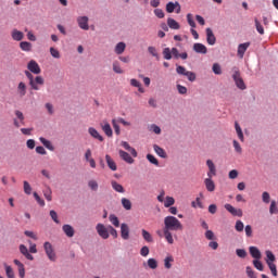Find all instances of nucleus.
Masks as SVG:
<instances>
[{
	"label": "nucleus",
	"mask_w": 278,
	"mask_h": 278,
	"mask_svg": "<svg viewBox=\"0 0 278 278\" xmlns=\"http://www.w3.org/2000/svg\"><path fill=\"white\" fill-rule=\"evenodd\" d=\"M163 235L165 240L168 242V244H173L175 240L173 239V233L170 230H167L166 228H163Z\"/></svg>",
	"instance_id": "nucleus-29"
},
{
	"label": "nucleus",
	"mask_w": 278,
	"mask_h": 278,
	"mask_svg": "<svg viewBox=\"0 0 278 278\" xmlns=\"http://www.w3.org/2000/svg\"><path fill=\"white\" fill-rule=\"evenodd\" d=\"M112 125L116 136H121V126H118V122L116 119H112Z\"/></svg>",
	"instance_id": "nucleus-51"
},
{
	"label": "nucleus",
	"mask_w": 278,
	"mask_h": 278,
	"mask_svg": "<svg viewBox=\"0 0 278 278\" xmlns=\"http://www.w3.org/2000/svg\"><path fill=\"white\" fill-rule=\"evenodd\" d=\"M50 54L52 58H55V60H60V51L55 48H50Z\"/></svg>",
	"instance_id": "nucleus-61"
},
{
	"label": "nucleus",
	"mask_w": 278,
	"mask_h": 278,
	"mask_svg": "<svg viewBox=\"0 0 278 278\" xmlns=\"http://www.w3.org/2000/svg\"><path fill=\"white\" fill-rule=\"evenodd\" d=\"M265 262L267 264V266H273L275 265V262H277V257L275 256V254L273 253V251L270 250H266L265 251Z\"/></svg>",
	"instance_id": "nucleus-7"
},
{
	"label": "nucleus",
	"mask_w": 278,
	"mask_h": 278,
	"mask_svg": "<svg viewBox=\"0 0 278 278\" xmlns=\"http://www.w3.org/2000/svg\"><path fill=\"white\" fill-rule=\"evenodd\" d=\"M17 94L20 97H25V94H27V85H25V83L21 81L17 86Z\"/></svg>",
	"instance_id": "nucleus-25"
},
{
	"label": "nucleus",
	"mask_w": 278,
	"mask_h": 278,
	"mask_svg": "<svg viewBox=\"0 0 278 278\" xmlns=\"http://www.w3.org/2000/svg\"><path fill=\"white\" fill-rule=\"evenodd\" d=\"M231 77L239 90H247V84H244V79H242V76L240 75V70L238 67L232 68Z\"/></svg>",
	"instance_id": "nucleus-2"
},
{
	"label": "nucleus",
	"mask_w": 278,
	"mask_h": 278,
	"mask_svg": "<svg viewBox=\"0 0 278 278\" xmlns=\"http://www.w3.org/2000/svg\"><path fill=\"white\" fill-rule=\"evenodd\" d=\"M177 5H178L177 1L168 2L165 7L167 14H173V12H175V8H177Z\"/></svg>",
	"instance_id": "nucleus-33"
},
{
	"label": "nucleus",
	"mask_w": 278,
	"mask_h": 278,
	"mask_svg": "<svg viewBox=\"0 0 278 278\" xmlns=\"http://www.w3.org/2000/svg\"><path fill=\"white\" fill-rule=\"evenodd\" d=\"M141 235L143 240H146V242H149V243L153 242V236H151L149 231L142 229Z\"/></svg>",
	"instance_id": "nucleus-36"
},
{
	"label": "nucleus",
	"mask_w": 278,
	"mask_h": 278,
	"mask_svg": "<svg viewBox=\"0 0 278 278\" xmlns=\"http://www.w3.org/2000/svg\"><path fill=\"white\" fill-rule=\"evenodd\" d=\"M256 31L261 34V36H264V26H262V23L257 18L254 20Z\"/></svg>",
	"instance_id": "nucleus-47"
},
{
	"label": "nucleus",
	"mask_w": 278,
	"mask_h": 278,
	"mask_svg": "<svg viewBox=\"0 0 278 278\" xmlns=\"http://www.w3.org/2000/svg\"><path fill=\"white\" fill-rule=\"evenodd\" d=\"M3 266L8 278H16V275L14 274V269L12 268V266L5 263L3 264Z\"/></svg>",
	"instance_id": "nucleus-27"
},
{
	"label": "nucleus",
	"mask_w": 278,
	"mask_h": 278,
	"mask_svg": "<svg viewBox=\"0 0 278 278\" xmlns=\"http://www.w3.org/2000/svg\"><path fill=\"white\" fill-rule=\"evenodd\" d=\"M148 53L152 55V58H155V60L160 61V53H157V49L153 46L148 47Z\"/></svg>",
	"instance_id": "nucleus-34"
},
{
	"label": "nucleus",
	"mask_w": 278,
	"mask_h": 278,
	"mask_svg": "<svg viewBox=\"0 0 278 278\" xmlns=\"http://www.w3.org/2000/svg\"><path fill=\"white\" fill-rule=\"evenodd\" d=\"M39 142H41V144H43V147L48 149V151H55V147H53V143H51L45 137H39Z\"/></svg>",
	"instance_id": "nucleus-22"
},
{
	"label": "nucleus",
	"mask_w": 278,
	"mask_h": 278,
	"mask_svg": "<svg viewBox=\"0 0 278 278\" xmlns=\"http://www.w3.org/2000/svg\"><path fill=\"white\" fill-rule=\"evenodd\" d=\"M62 231L67 236V238H73L75 236V228L70 224H65L62 226Z\"/></svg>",
	"instance_id": "nucleus-14"
},
{
	"label": "nucleus",
	"mask_w": 278,
	"mask_h": 278,
	"mask_svg": "<svg viewBox=\"0 0 278 278\" xmlns=\"http://www.w3.org/2000/svg\"><path fill=\"white\" fill-rule=\"evenodd\" d=\"M167 26L169 27V29H179L180 27L177 21H175V18L173 17L167 18Z\"/></svg>",
	"instance_id": "nucleus-32"
},
{
	"label": "nucleus",
	"mask_w": 278,
	"mask_h": 278,
	"mask_svg": "<svg viewBox=\"0 0 278 278\" xmlns=\"http://www.w3.org/2000/svg\"><path fill=\"white\" fill-rule=\"evenodd\" d=\"M20 49H22V51H31V42H29V41H22L20 43Z\"/></svg>",
	"instance_id": "nucleus-37"
},
{
	"label": "nucleus",
	"mask_w": 278,
	"mask_h": 278,
	"mask_svg": "<svg viewBox=\"0 0 278 278\" xmlns=\"http://www.w3.org/2000/svg\"><path fill=\"white\" fill-rule=\"evenodd\" d=\"M236 255H238L241 260H244L247 257V250L244 249H237Z\"/></svg>",
	"instance_id": "nucleus-58"
},
{
	"label": "nucleus",
	"mask_w": 278,
	"mask_h": 278,
	"mask_svg": "<svg viewBox=\"0 0 278 278\" xmlns=\"http://www.w3.org/2000/svg\"><path fill=\"white\" fill-rule=\"evenodd\" d=\"M163 58L164 60H173V54L170 48L163 49Z\"/></svg>",
	"instance_id": "nucleus-43"
},
{
	"label": "nucleus",
	"mask_w": 278,
	"mask_h": 278,
	"mask_svg": "<svg viewBox=\"0 0 278 278\" xmlns=\"http://www.w3.org/2000/svg\"><path fill=\"white\" fill-rule=\"evenodd\" d=\"M249 47H251V42H244L238 46L237 55L240 60L244 58V53H247V49H249Z\"/></svg>",
	"instance_id": "nucleus-8"
},
{
	"label": "nucleus",
	"mask_w": 278,
	"mask_h": 278,
	"mask_svg": "<svg viewBox=\"0 0 278 278\" xmlns=\"http://www.w3.org/2000/svg\"><path fill=\"white\" fill-rule=\"evenodd\" d=\"M206 166L208 167L207 177L216 176V165H214L212 160L206 161Z\"/></svg>",
	"instance_id": "nucleus-16"
},
{
	"label": "nucleus",
	"mask_w": 278,
	"mask_h": 278,
	"mask_svg": "<svg viewBox=\"0 0 278 278\" xmlns=\"http://www.w3.org/2000/svg\"><path fill=\"white\" fill-rule=\"evenodd\" d=\"M153 149L159 157H162L163 160H166V157H168V154H166V150H164L162 147L154 144Z\"/></svg>",
	"instance_id": "nucleus-20"
},
{
	"label": "nucleus",
	"mask_w": 278,
	"mask_h": 278,
	"mask_svg": "<svg viewBox=\"0 0 278 278\" xmlns=\"http://www.w3.org/2000/svg\"><path fill=\"white\" fill-rule=\"evenodd\" d=\"M147 160L150 162V164H153L154 166H160V161L155 157L153 154H147Z\"/></svg>",
	"instance_id": "nucleus-38"
},
{
	"label": "nucleus",
	"mask_w": 278,
	"mask_h": 278,
	"mask_svg": "<svg viewBox=\"0 0 278 278\" xmlns=\"http://www.w3.org/2000/svg\"><path fill=\"white\" fill-rule=\"evenodd\" d=\"M109 220L110 223H112V225H114V227H121V220H118V218L114 214H111L109 216Z\"/></svg>",
	"instance_id": "nucleus-39"
},
{
	"label": "nucleus",
	"mask_w": 278,
	"mask_h": 278,
	"mask_svg": "<svg viewBox=\"0 0 278 278\" xmlns=\"http://www.w3.org/2000/svg\"><path fill=\"white\" fill-rule=\"evenodd\" d=\"M25 75H26V77H27V79H29V86H30V88L33 89V90H40V87H38V85H36L35 83H34V74H31V72H29V71H25Z\"/></svg>",
	"instance_id": "nucleus-18"
},
{
	"label": "nucleus",
	"mask_w": 278,
	"mask_h": 278,
	"mask_svg": "<svg viewBox=\"0 0 278 278\" xmlns=\"http://www.w3.org/2000/svg\"><path fill=\"white\" fill-rule=\"evenodd\" d=\"M113 71L117 75H123V68H121V65L118 64V62L113 63Z\"/></svg>",
	"instance_id": "nucleus-56"
},
{
	"label": "nucleus",
	"mask_w": 278,
	"mask_h": 278,
	"mask_svg": "<svg viewBox=\"0 0 278 278\" xmlns=\"http://www.w3.org/2000/svg\"><path fill=\"white\" fill-rule=\"evenodd\" d=\"M102 130L104 131L105 136H108V138H112V136L114 135L110 123H105L104 125H102Z\"/></svg>",
	"instance_id": "nucleus-28"
},
{
	"label": "nucleus",
	"mask_w": 278,
	"mask_h": 278,
	"mask_svg": "<svg viewBox=\"0 0 278 278\" xmlns=\"http://www.w3.org/2000/svg\"><path fill=\"white\" fill-rule=\"evenodd\" d=\"M35 86H45V78L42 76H36L34 78Z\"/></svg>",
	"instance_id": "nucleus-54"
},
{
	"label": "nucleus",
	"mask_w": 278,
	"mask_h": 278,
	"mask_svg": "<svg viewBox=\"0 0 278 278\" xmlns=\"http://www.w3.org/2000/svg\"><path fill=\"white\" fill-rule=\"evenodd\" d=\"M149 253H150L149 247L143 245V247L141 248V250H140V255H141L142 257H147V256L149 255Z\"/></svg>",
	"instance_id": "nucleus-64"
},
{
	"label": "nucleus",
	"mask_w": 278,
	"mask_h": 278,
	"mask_svg": "<svg viewBox=\"0 0 278 278\" xmlns=\"http://www.w3.org/2000/svg\"><path fill=\"white\" fill-rule=\"evenodd\" d=\"M184 77H187V79L191 83L197 81V74L194 72L187 71Z\"/></svg>",
	"instance_id": "nucleus-45"
},
{
	"label": "nucleus",
	"mask_w": 278,
	"mask_h": 278,
	"mask_svg": "<svg viewBox=\"0 0 278 278\" xmlns=\"http://www.w3.org/2000/svg\"><path fill=\"white\" fill-rule=\"evenodd\" d=\"M164 225L163 229H167L168 231H181L184 229V225L175 216H166L164 218Z\"/></svg>",
	"instance_id": "nucleus-1"
},
{
	"label": "nucleus",
	"mask_w": 278,
	"mask_h": 278,
	"mask_svg": "<svg viewBox=\"0 0 278 278\" xmlns=\"http://www.w3.org/2000/svg\"><path fill=\"white\" fill-rule=\"evenodd\" d=\"M118 153H119V157H122L124 162H126L127 164H134V157H131L129 153H127L124 150H119Z\"/></svg>",
	"instance_id": "nucleus-19"
},
{
	"label": "nucleus",
	"mask_w": 278,
	"mask_h": 278,
	"mask_svg": "<svg viewBox=\"0 0 278 278\" xmlns=\"http://www.w3.org/2000/svg\"><path fill=\"white\" fill-rule=\"evenodd\" d=\"M232 146L236 153H242V147L240 146V142H238V140H233Z\"/></svg>",
	"instance_id": "nucleus-59"
},
{
	"label": "nucleus",
	"mask_w": 278,
	"mask_h": 278,
	"mask_svg": "<svg viewBox=\"0 0 278 278\" xmlns=\"http://www.w3.org/2000/svg\"><path fill=\"white\" fill-rule=\"evenodd\" d=\"M236 231L242 232L244 231V223L242 220H237L235 225Z\"/></svg>",
	"instance_id": "nucleus-50"
},
{
	"label": "nucleus",
	"mask_w": 278,
	"mask_h": 278,
	"mask_svg": "<svg viewBox=\"0 0 278 278\" xmlns=\"http://www.w3.org/2000/svg\"><path fill=\"white\" fill-rule=\"evenodd\" d=\"M27 68L34 75H40V73H41L40 65H38V62H36L34 60L28 62Z\"/></svg>",
	"instance_id": "nucleus-6"
},
{
	"label": "nucleus",
	"mask_w": 278,
	"mask_h": 278,
	"mask_svg": "<svg viewBox=\"0 0 278 278\" xmlns=\"http://www.w3.org/2000/svg\"><path fill=\"white\" fill-rule=\"evenodd\" d=\"M187 23L192 28L197 27V23L194 22V18H192V14L191 13L187 14Z\"/></svg>",
	"instance_id": "nucleus-53"
},
{
	"label": "nucleus",
	"mask_w": 278,
	"mask_h": 278,
	"mask_svg": "<svg viewBox=\"0 0 278 278\" xmlns=\"http://www.w3.org/2000/svg\"><path fill=\"white\" fill-rule=\"evenodd\" d=\"M111 185L115 192H118L119 194H125V187H123V185L116 182V180H112Z\"/></svg>",
	"instance_id": "nucleus-24"
},
{
	"label": "nucleus",
	"mask_w": 278,
	"mask_h": 278,
	"mask_svg": "<svg viewBox=\"0 0 278 278\" xmlns=\"http://www.w3.org/2000/svg\"><path fill=\"white\" fill-rule=\"evenodd\" d=\"M88 16H79L77 18L78 27H80V29H84L85 31H88L90 29V26H88Z\"/></svg>",
	"instance_id": "nucleus-9"
},
{
	"label": "nucleus",
	"mask_w": 278,
	"mask_h": 278,
	"mask_svg": "<svg viewBox=\"0 0 278 278\" xmlns=\"http://www.w3.org/2000/svg\"><path fill=\"white\" fill-rule=\"evenodd\" d=\"M249 253L253 260H262V251H260V248L251 245L249 248Z\"/></svg>",
	"instance_id": "nucleus-10"
},
{
	"label": "nucleus",
	"mask_w": 278,
	"mask_h": 278,
	"mask_svg": "<svg viewBox=\"0 0 278 278\" xmlns=\"http://www.w3.org/2000/svg\"><path fill=\"white\" fill-rule=\"evenodd\" d=\"M206 42L211 47H214L216 45V36H214V31L212 28H206Z\"/></svg>",
	"instance_id": "nucleus-11"
},
{
	"label": "nucleus",
	"mask_w": 278,
	"mask_h": 278,
	"mask_svg": "<svg viewBox=\"0 0 278 278\" xmlns=\"http://www.w3.org/2000/svg\"><path fill=\"white\" fill-rule=\"evenodd\" d=\"M122 205L124 207V210H131V201L127 198H122Z\"/></svg>",
	"instance_id": "nucleus-42"
},
{
	"label": "nucleus",
	"mask_w": 278,
	"mask_h": 278,
	"mask_svg": "<svg viewBox=\"0 0 278 278\" xmlns=\"http://www.w3.org/2000/svg\"><path fill=\"white\" fill-rule=\"evenodd\" d=\"M173 205H175V198L166 197L164 207H173Z\"/></svg>",
	"instance_id": "nucleus-44"
},
{
	"label": "nucleus",
	"mask_w": 278,
	"mask_h": 278,
	"mask_svg": "<svg viewBox=\"0 0 278 278\" xmlns=\"http://www.w3.org/2000/svg\"><path fill=\"white\" fill-rule=\"evenodd\" d=\"M121 236L123 240H129V225L125 223L121 225Z\"/></svg>",
	"instance_id": "nucleus-17"
},
{
	"label": "nucleus",
	"mask_w": 278,
	"mask_h": 278,
	"mask_svg": "<svg viewBox=\"0 0 278 278\" xmlns=\"http://www.w3.org/2000/svg\"><path fill=\"white\" fill-rule=\"evenodd\" d=\"M50 217L52 218V220L56 224L60 225V219L58 218V212H55L54 210L50 211Z\"/></svg>",
	"instance_id": "nucleus-57"
},
{
	"label": "nucleus",
	"mask_w": 278,
	"mask_h": 278,
	"mask_svg": "<svg viewBox=\"0 0 278 278\" xmlns=\"http://www.w3.org/2000/svg\"><path fill=\"white\" fill-rule=\"evenodd\" d=\"M96 230H97L98 236H100V238H102L103 240H108V238H110L109 226L105 227V225H103V224H97Z\"/></svg>",
	"instance_id": "nucleus-4"
},
{
	"label": "nucleus",
	"mask_w": 278,
	"mask_h": 278,
	"mask_svg": "<svg viewBox=\"0 0 278 278\" xmlns=\"http://www.w3.org/2000/svg\"><path fill=\"white\" fill-rule=\"evenodd\" d=\"M245 273L249 278H257V276L255 275V271L253 270V268L251 266L245 267Z\"/></svg>",
	"instance_id": "nucleus-48"
},
{
	"label": "nucleus",
	"mask_w": 278,
	"mask_h": 278,
	"mask_svg": "<svg viewBox=\"0 0 278 278\" xmlns=\"http://www.w3.org/2000/svg\"><path fill=\"white\" fill-rule=\"evenodd\" d=\"M125 49H127V45L121 41L115 46L114 52L116 53V55H123V53H125Z\"/></svg>",
	"instance_id": "nucleus-23"
},
{
	"label": "nucleus",
	"mask_w": 278,
	"mask_h": 278,
	"mask_svg": "<svg viewBox=\"0 0 278 278\" xmlns=\"http://www.w3.org/2000/svg\"><path fill=\"white\" fill-rule=\"evenodd\" d=\"M24 192L25 194H31V185L27 180L24 181Z\"/></svg>",
	"instance_id": "nucleus-62"
},
{
	"label": "nucleus",
	"mask_w": 278,
	"mask_h": 278,
	"mask_svg": "<svg viewBox=\"0 0 278 278\" xmlns=\"http://www.w3.org/2000/svg\"><path fill=\"white\" fill-rule=\"evenodd\" d=\"M170 262H175V260L173 258V256H167V257H165V260H164V266H165V268H167V269L173 268V264H170Z\"/></svg>",
	"instance_id": "nucleus-46"
},
{
	"label": "nucleus",
	"mask_w": 278,
	"mask_h": 278,
	"mask_svg": "<svg viewBox=\"0 0 278 278\" xmlns=\"http://www.w3.org/2000/svg\"><path fill=\"white\" fill-rule=\"evenodd\" d=\"M261 258H255L252 264L254 266V268H256V270H260L261 273L264 270V263H262V261H260Z\"/></svg>",
	"instance_id": "nucleus-35"
},
{
	"label": "nucleus",
	"mask_w": 278,
	"mask_h": 278,
	"mask_svg": "<svg viewBox=\"0 0 278 278\" xmlns=\"http://www.w3.org/2000/svg\"><path fill=\"white\" fill-rule=\"evenodd\" d=\"M20 253L26 257V260H29L30 262H34V255L29 253V249H27V245L21 244L20 245Z\"/></svg>",
	"instance_id": "nucleus-12"
},
{
	"label": "nucleus",
	"mask_w": 278,
	"mask_h": 278,
	"mask_svg": "<svg viewBox=\"0 0 278 278\" xmlns=\"http://www.w3.org/2000/svg\"><path fill=\"white\" fill-rule=\"evenodd\" d=\"M176 73H177V75L185 76L188 73V71L182 65H177Z\"/></svg>",
	"instance_id": "nucleus-55"
},
{
	"label": "nucleus",
	"mask_w": 278,
	"mask_h": 278,
	"mask_svg": "<svg viewBox=\"0 0 278 278\" xmlns=\"http://www.w3.org/2000/svg\"><path fill=\"white\" fill-rule=\"evenodd\" d=\"M212 71L214 75H223V68L220 67V64L214 63L212 66Z\"/></svg>",
	"instance_id": "nucleus-41"
},
{
	"label": "nucleus",
	"mask_w": 278,
	"mask_h": 278,
	"mask_svg": "<svg viewBox=\"0 0 278 278\" xmlns=\"http://www.w3.org/2000/svg\"><path fill=\"white\" fill-rule=\"evenodd\" d=\"M12 38H13V40H16L17 42H21V40H23V38H24V34L21 30L14 29L12 31Z\"/></svg>",
	"instance_id": "nucleus-30"
},
{
	"label": "nucleus",
	"mask_w": 278,
	"mask_h": 278,
	"mask_svg": "<svg viewBox=\"0 0 278 278\" xmlns=\"http://www.w3.org/2000/svg\"><path fill=\"white\" fill-rule=\"evenodd\" d=\"M179 94H188V88L184 85H177L176 86Z\"/></svg>",
	"instance_id": "nucleus-60"
},
{
	"label": "nucleus",
	"mask_w": 278,
	"mask_h": 278,
	"mask_svg": "<svg viewBox=\"0 0 278 278\" xmlns=\"http://www.w3.org/2000/svg\"><path fill=\"white\" fill-rule=\"evenodd\" d=\"M224 207L229 212V214H231V216H238L239 218H242L243 216L242 208H236L233 207V205L229 203L225 204Z\"/></svg>",
	"instance_id": "nucleus-5"
},
{
	"label": "nucleus",
	"mask_w": 278,
	"mask_h": 278,
	"mask_svg": "<svg viewBox=\"0 0 278 278\" xmlns=\"http://www.w3.org/2000/svg\"><path fill=\"white\" fill-rule=\"evenodd\" d=\"M88 134L91 136V138H94L96 140H99L100 142H103V136L99 134V131L94 127L88 128Z\"/></svg>",
	"instance_id": "nucleus-15"
},
{
	"label": "nucleus",
	"mask_w": 278,
	"mask_h": 278,
	"mask_svg": "<svg viewBox=\"0 0 278 278\" xmlns=\"http://www.w3.org/2000/svg\"><path fill=\"white\" fill-rule=\"evenodd\" d=\"M193 51L195 53H200L201 55H205L207 53V47L203 43H194L193 45Z\"/></svg>",
	"instance_id": "nucleus-13"
},
{
	"label": "nucleus",
	"mask_w": 278,
	"mask_h": 278,
	"mask_svg": "<svg viewBox=\"0 0 278 278\" xmlns=\"http://www.w3.org/2000/svg\"><path fill=\"white\" fill-rule=\"evenodd\" d=\"M34 199L37 201V203L41 206L45 207V200H42L40 198V195L38 194V192H34L33 193Z\"/></svg>",
	"instance_id": "nucleus-52"
},
{
	"label": "nucleus",
	"mask_w": 278,
	"mask_h": 278,
	"mask_svg": "<svg viewBox=\"0 0 278 278\" xmlns=\"http://www.w3.org/2000/svg\"><path fill=\"white\" fill-rule=\"evenodd\" d=\"M88 188H90L92 192H97V190H99V182H97V180H89Z\"/></svg>",
	"instance_id": "nucleus-40"
},
{
	"label": "nucleus",
	"mask_w": 278,
	"mask_h": 278,
	"mask_svg": "<svg viewBox=\"0 0 278 278\" xmlns=\"http://www.w3.org/2000/svg\"><path fill=\"white\" fill-rule=\"evenodd\" d=\"M235 129L237 131V136L241 142H244V134L242 132V128L240 127V124L238 122L235 123Z\"/></svg>",
	"instance_id": "nucleus-31"
},
{
	"label": "nucleus",
	"mask_w": 278,
	"mask_h": 278,
	"mask_svg": "<svg viewBox=\"0 0 278 278\" xmlns=\"http://www.w3.org/2000/svg\"><path fill=\"white\" fill-rule=\"evenodd\" d=\"M43 249H45L46 255H47L48 260H50V262H55L58 260V256L55 255V250H53V245L51 244V242L46 241L43 243Z\"/></svg>",
	"instance_id": "nucleus-3"
},
{
	"label": "nucleus",
	"mask_w": 278,
	"mask_h": 278,
	"mask_svg": "<svg viewBox=\"0 0 278 278\" xmlns=\"http://www.w3.org/2000/svg\"><path fill=\"white\" fill-rule=\"evenodd\" d=\"M106 164L111 170H117L116 162L110 156V154L105 155Z\"/></svg>",
	"instance_id": "nucleus-26"
},
{
	"label": "nucleus",
	"mask_w": 278,
	"mask_h": 278,
	"mask_svg": "<svg viewBox=\"0 0 278 278\" xmlns=\"http://www.w3.org/2000/svg\"><path fill=\"white\" fill-rule=\"evenodd\" d=\"M204 184L208 192H214V190H216V185L214 184V180H212V177L204 179Z\"/></svg>",
	"instance_id": "nucleus-21"
},
{
	"label": "nucleus",
	"mask_w": 278,
	"mask_h": 278,
	"mask_svg": "<svg viewBox=\"0 0 278 278\" xmlns=\"http://www.w3.org/2000/svg\"><path fill=\"white\" fill-rule=\"evenodd\" d=\"M148 266L152 270H155V268H157V261L155 258H149L148 260Z\"/></svg>",
	"instance_id": "nucleus-49"
},
{
	"label": "nucleus",
	"mask_w": 278,
	"mask_h": 278,
	"mask_svg": "<svg viewBox=\"0 0 278 278\" xmlns=\"http://www.w3.org/2000/svg\"><path fill=\"white\" fill-rule=\"evenodd\" d=\"M51 194H52L51 188L48 187L47 190L43 191L45 199L47 201H52Z\"/></svg>",
	"instance_id": "nucleus-63"
}]
</instances>
